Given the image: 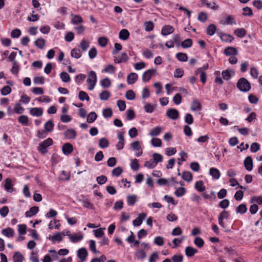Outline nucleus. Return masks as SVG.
Listing matches in <instances>:
<instances>
[{
    "label": "nucleus",
    "mask_w": 262,
    "mask_h": 262,
    "mask_svg": "<svg viewBox=\"0 0 262 262\" xmlns=\"http://www.w3.org/2000/svg\"><path fill=\"white\" fill-rule=\"evenodd\" d=\"M238 90L243 92H247L251 89L250 82L245 78H241L236 84Z\"/></svg>",
    "instance_id": "obj_1"
},
{
    "label": "nucleus",
    "mask_w": 262,
    "mask_h": 262,
    "mask_svg": "<svg viewBox=\"0 0 262 262\" xmlns=\"http://www.w3.org/2000/svg\"><path fill=\"white\" fill-rule=\"evenodd\" d=\"M86 81L89 84L88 89L90 91L93 90L97 82L96 73L93 71L90 72Z\"/></svg>",
    "instance_id": "obj_2"
},
{
    "label": "nucleus",
    "mask_w": 262,
    "mask_h": 262,
    "mask_svg": "<svg viewBox=\"0 0 262 262\" xmlns=\"http://www.w3.org/2000/svg\"><path fill=\"white\" fill-rule=\"evenodd\" d=\"M53 144V140L49 138L43 141L40 142L38 146V150L43 154L47 152V148Z\"/></svg>",
    "instance_id": "obj_3"
},
{
    "label": "nucleus",
    "mask_w": 262,
    "mask_h": 262,
    "mask_svg": "<svg viewBox=\"0 0 262 262\" xmlns=\"http://www.w3.org/2000/svg\"><path fill=\"white\" fill-rule=\"evenodd\" d=\"M156 69H149L146 71L142 75V80L144 82L148 81L151 76L156 73Z\"/></svg>",
    "instance_id": "obj_4"
},
{
    "label": "nucleus",
    "mask_w": 262,
    "mask_h": 262,
    "mask_svg": "<svg viewBox=\"0 0 262 262\" xmlns=\"http://www.w3.org/2000/svg\"><path fill=\"white\" fill-rule=\"evenodd\" d=\"M166 116L172 120H176L179 117V112L175 108H170L167 111Z\"/></svg>",
    "instance_id": "obj_5"
},
{
    "label": "nucleus",
    "mask_w": 262,
    "mask_h": 262,
    "mask_svg": "<svg viewBox=\"0 0 262 262\" xmlns=\"http://www.w3.org/2000/svg\"><path fill=\"white\" fill-rule=\"evenodd\" d=\"M128 60V57L126 53H122L119 56H114V61L115 63L125 62Z\"/></svg>",
    "instance_id": "obj_6"
},
{
    "label": "nucleus",
    "mask_w": 262,
    "mask_h": 262,
    "mask_svg": "<svg viewBox=\"0 0 262 262\" xmlns=\"http://www.w3.org/2000/svg\"><path fill=\"white\" fill-rule=\"evenodd\" d=\"M117 138L119 141L116 144V146L118 150H121L123 149L125 143L123 133L119 132L117 134Z\"/></svg>",
    "instance_id": "obj_7"
},
{
    "label": "nucleus",
    "mask_w": 262,
    "mask_h": 262,
    "mask_svg": "<svg viewBox=\"0 0 262 262\" xmlns=\"http://www.w3.org/2000/svg\"><path fill=\"white\" fill-rule=\"evenodd\" d=\"M131 147L134 150L138 151L137 156L139 157L142 154V150L140 146V142L139 141H134L131 143Z\"/></svg>",
    "instance_id": "obj_8"
},
{
    "label": "nucleus",
    "mask_w": 262,
    "mask_h": 262,
    "mask_svg": "<svg viewBox=\"0 0 262 262\" xmlns=\"http://www.w3.org/2000/svg\"><path fill=\"white\" fill-rule=\"evenodd\" d=\"M174 31V28L170 25H166L162 27L161 30V34L163 36L172 33Z\"/></svg>",
    "instance_id": "obj_9"
},
{
    "label": "nucleus",
    "mask_w": 262,
    "mask_h": 262,
    "mask_svg": "<svg viewBox=\"0 0 262 262\" xmlns=\"http://www.w3.org/2000/svg\"><path fill=\"white\" fill-rule=\"evenodd\" d=\"M146 217V214L144 213H140L138 215V216L133 221V224L134 226H140L143 221Z\"/></svg>",
    "instance_id": "obj_10"
},
{
    "label": "nucleus",
    "mask_w": 262,
    "mask_h": 262,
    "mask_svg": "<svg viewBox=\"0 0 262 262\" xmlns=\"http://www.w3.org/2000/svg\"><path fill=\"white\" fill-rule=\"evenodd\" d=\"M77 256L81 260V262H83L88 256V252L86 249L82 248L77 251Z\"/></svg>",
    "instance_id": "obj_11"
},
{
    "label": "nucleus",
    "mask_w": 262,
    "mask_h": 262,
    "mask_svg": "<svg viewBox=\"0 0 262 262\" xmlns=\"http://www.w3.org/2000/svg\"><path fill=\"white\" fill-rule=\"evenodd\" d=\"M30 113L33 116L39 117L43 114V110L40 107H33L30 110Z\"/></svg>",
    "instance_id": "obj_12"
},
{
    "label": "nucleus",
    "mask_w": 262,
    "mask_h": 262,
    "mask_svg": "<svg viewBox=\"0 0 262 262\" xmlns=\"http://www.w3.org/2000/svg\"><path fill=\"white\" fill-rule=\"evenodd\" d=\"M138 76L135 73H131L127 77V81L128 84H133L138 80Z\"/></svg>",
    "instance_id": "obj_13"
},
{
    "label": "nucleus",
    "mask_w": 262,
    "mask_h": 262,
    "mask_svg": "<svg viewBox=\"0 0 262 262\" xmlns=\"http://www.w3.org/2000/svg\"><path fill=\"white\" fill-rule=\"evenodd\" d=\"M244 163L245 167L247 170H252L253 168V161L250 157H246Z\"/></svg>",
    "instance_id": "obj_14"
},
{
    "label": "nucleus",
    "mask_w": 262,
    "mask_h": 262,
    "mask_svg": "<svg viewBox=\"0 0 262 262\" xmlns=\"http://www.w3.org/2000/svg\"><path fill=\"white\" fill-rule=\"evenodd\" d=\"M224 53L227 56H234L236 55L238 53L236 48L232 47H229L226 48L224 51Z\"/></svg>",
    "instance_id": "obj_15"
},
{
    "label": "nucleus",
    "mask_w": 262,
    "mask_h": 262,
    "mask_svg": "<svg viewBox=\"0 0 262 262\" xmlns=\"http://www.w3.org/2000/svg\"><path fill=\"white\" fill-rule=\"evenodd\" d=\"M62 152L66 155L71 154L73 150V147L71 144L66 143L62 146Z\"/></svg>",
    "instance_id": "obj_16"
},
{
    "label": "nucleus",
    "mask_w": 262,
    "mask_h": 262,
    "mask_svg": "<svg viewBox=\"0 0 262 262\" xmlns=\"http://www.w3.org/2000/svg\"><path fill=\"white\" fill-rule=\"evenodd\" d=\"M198 251L196 249L190 246L186 247L185 249V254L188 257L193 256L195 253H198Z\"/></svg>",
    "instance_id": "obj_17"
},
{
    "label": "nucleus",
    "mask_w": 262,
    "mask_h": 262,
    "mask_svg": "<svg viewBox=\"0 0 262 262\" xmlns=\"http://www.w3.org/2000/svg\"><path fill=\"white\" fill-rule=\"evenodd\" d=\"M64 135L68 139H74L76 136V132L73 129H69L64 132Z\"/></svg>",
    "instance_id": "obj_18"
},
{
    "label": "nucleus",
    "mask_w": 262,
    "mask_h": 262,
    "mask_svg": "<svg viewBox=\"0 0 262 262\" xmlns=\"http://www.w3.org/2000/svg\"><path fill=\"white\" fill-rule=\"evenodd\" d=\"M4 187L5 190L8 192H12L14 190L12 181L10 179L7 178L5 180Z\"/></svg>",
    "instance_id": "obj_19"
},
{
    "label": "nucleus",
    "mask_w": 262,
    "mask_h": 262,
    "mask_svg": "<svg viewBox=\"0 0 262 262\" xmlns=\"http://www.w3.org/2000/svg\"><path fill=\"white\" fill-rule=\"evenodd\" d=\"M234 74V72L233 70L228 69L222 71V75L224 80H228L230 79L232 75Z\"/></svg>",
    "instance_id": "obj_20"
},
{
    "label": "nucleus",
    "mask_w": 262,
    "mask_h": 262,
    "mask_svg": "<svg viewBox=\"0 0 262 262\" xmlns=\"http://www.w3.org/2000/svg\"><path fill=\"white\" fill-rule=\"evenodd\" d=\"M221 23L224 25L236 24L234 19L232 16H228L225 19H222Z\"/></svg>",
    "instance_id": "obj_21"
},
{
    "label": "nucleus",
    "mask_w": 262,
    "mask_h": 262,
    "mask_svg": "<svg viewBox=\"0 0 262 262\" xmlns=\"http://www.w3.org/2000/svg\"><path fill=\"white\" fill-rule=\"evenodd\" d=\"M162 131V128L161 126H158L152 128L149 132V135L151 137L158 136Z\"/></svg>",
    "instance_id": "obj_22"
},
{
    "label": "nucleus",
    "mask_w": 262,
    "mask_h": 262,
    "mask_svg": "<svg viewBox=\"0 0 262 262\" xmlns=\"http://www.w3.org/2000/svg\"><path fill=\"white\" fill-rule=\"evenodd\" d=\"M39 211L38 207H32L30 208L29 210L27 211L25 213L26 217H31L35 215Z\"/></svg>",
    "instance_id": "obj_23"
},
{
    "label": "nucleus",
    "mask_w": 262,
    "mask_h": 262,
    "mask_svg": "<svg viewBox=\"0 0 262 262\" xmlns=\"http://www.w3.org/2000/svg\"><path fill=\"white\" fill-rule=\"evenodd\" d=\"M2 233L4 235L8 237H12L14 235V231L11 228L4 229L2 230Z\"/></svg>",
    "instance_id": "obj_24"
},
{
    "label": "nucleus",
    "mask_w": 262,
    "mask_h": 262,
    "mask_svg": "<svg viewBox=\"0 0 262 262\" xmlns=\"http://www.w3.org/2000/svg\"><path fill=\"white\" fill-rule=\"evenodd\" d=\"M129 36V32L126 29H122L119 32V37L121 39H122L123 40H126V39H127L128 38Z\"/></svg>",
    "instance_id": "obj_25"
},
{
    "label": "nucleus",
    "mask_w": 262,
    "mask_h": 262,
    "mask_svg": "<svg viewBox=\"0 0 262 262\" xmlns=\"http://www.w3.org/2000/svg\"><path fill=\"white\" fill-rule=\"evenodd\" d=\"M79 47L82 51H85L90 47V42L85 39H83L81 40Z\"/></svg>",
    "instance_id": "obj_26"
},
{
    "label": "nucleus",
    "mask_w": 262,
    "mask_h": 262,
    "mask_svg": "<svg viewBox=\"0 0 262 262\" xmlns=\"http://www.w3.org/2000/svg\"><path fill=\"white\" fill-rule=\"evenodd\" d=\"M202 108L201 103L196 100H193L191 104V110L192 111H200Z\"/></svg>",
    "instance_id": "obj_27"
},
{
    "label": "nucleus",
    "mask_w": 262,
    "mask_h": 262,
    "mask_svg": "<svg viewBox=\"0 0 262 262\" xmlns=\"http://www.w3.org/2000/svg\"><path fill=\"white\" fill-rule=\"evenodd\" d=\"M209 174L216 180L219 179L220 177V172L215 168H211L209 169Z\"/></svg>",
    "instance_id": "obj_28"
},
{
    "label": "nucleus",
    "mask_w": 262,
    "mask_h": 262,
    "mask_svg": "<svg viewBox=\"0 0 262 262\" xmlns=\"http://www.w3.org/2000/svg\"><path fill=\"white\" fill-rule=\"evenodd\" d=\"M234 33L238 37L242 38L246 35L247 31L244 28H237L234 30Z\"/></svg>",
    "instance_id": "obj_29"
},
{
    "label": "nucleus",
    "mask_w": 262,
    "mask_h": 262,
    "mask_svg": "<svg viewBox=\"0 0 262 262\" xmlns=\"http://www.w3.org/2000/svg\"><path fill=\"white\" fill-rule=\"evenodd\" d=\"M54 124L52 120L48 121L44 125V128L47 132H51L53 130Z\"/></svg>",
    "instance_id": "obj_30"
},
{
    "label": "nucleus",
    "mask_w": 262,
    "mask_h": 262,
    "mask_svg": "<svg viewBox=\"0 0 262 262\" xmlns=\"http://www.w3.org/2000/svg\"><path fill=\"white\" fill-rule=\"evenodd\" d=\"M49 239L54 243L56 241L61 242L62 240V236L61 233L58 232L53 236L50 235Z\"/></svg>",
    "instance_id": "obj_31"
},
{
    "label": "nucleus",
    "mask_w": 262,
    "mask_h": 262,
    "mask_svg": "<svg viewBox=\"0 0 262 262\" xmlns=\"http://www.w3.org/2000/svg\"><path fill=\"white\" fill-rule=\"evenodd\" d=\"M34 43L39 49H42L45 46V40L42 38H39L35 41Z\"/></svg>",
    "instance_id": "obj_32"
},
{
    "label": "nucleus",
    "mask_w": 262,
    "mask_h": 262,
    "mask_svg": "<svg viewBox=\"0 0 262 262\" xmlns=\"http://www.w3.org/2000/svg\"><path fill=\"white\" fill-rule=\"evenodd\" d=\"M24 256L19 252H15L13 256V262H23Z\"/></svg>",
    "instance_id": "obj_33"
},
{
    "label": "nucleus",
    "mask_w": 262,
    "mask_h": 262,
    "mask_svg": "<svg viewBox=\"0 0 262 262\" xmlns=\"http://www.w3.org/2000/svg\"><path fill=\"white\" fill-rule=\"evenodd\" d=\"M135 255L137 259L141 260H143L146 256V252L142 250L136 251Z\"/></svg>",
    "instance_id": "obj_34"
},
{
    "label": "nucleus",
    "mask_w": 262,
    "mask_h": 262,
    "mask_svg": "<svg viewBox=\"0 0 262 262\" xmlns=\"http://www.w3.org/2000/svg\"><path fill=\"white\" fill-rule=\"evenodd\" d=\"M71 55L73 58L78 59L81 57L82 54L79 49L74 48L71 50Z\"/></svg>",
    "instance_id": "obj_35"
},
{
    "label": "nucleus",
    "mask_w": 262,
    "mask_h": 262,
    "mask_svg": "<svg viewBox=\"0 0 262 262\" xmlns=\"http://www.w3.org/2000/svg\"><path fill=\"white\" fill-rule=\"evenodd\" d=\"M137 200L136 195H129L127 196V202L129 206L134 205L137 202Z\"/></svg>",
    "instance_id": "obj_36"
},
{
    "label": "nucleus",
    "mask_w": 262,
    "mask_h": 262,
    "mask_svg": "<svg viewBox=\"0 0 262 262\" xmlns=\"http://www.w3.org/2000/svg\"><path fill=\"white\" fill-rule=\"evenodd\" d=\"M247 208L245 204L239 205L236 209L237 213L244 214L247 212Z\"/></svg>",
    "instance_id": "obj_37"
},
{
    "label": "nucleus",
    "mask_w": 262,
    "mask_h": 262,
    "mask_svg": "<svg viewBox=\"0 0 262 262\" xmlns=\"http://www.w3.org/2000/svg\"><path fill=\"white\" fill-rule=\"evenodd\" d=\"M182 178L184 181L190 182L192 179V175L189 171H184L182 174Z\"/></svg>",
    "instance_id": "obj_38"
},
{
    "label": "nucleus",
    "mask_w": 262,
    "mask_h": 262,
    "mask_svg": "<svg viewBox=\"0 0 262 262\" xmlns=\"http://www.w3.org/2000/svg\"><path fill=\"white\" fill-rule=\"evenodd\" d=\"M220 38L223 41L229 42H232L234 39V37L233 36L226 34H222L220 36Z\"/></svg>",
    "instance_id": "obj_39"
},
{
    "label": "nucleus",
    "mask_w": 262,
    "mask_h": 262,
    "mask_svg": "<svg viewBox=\"0 0 262 262\" xmlns=\"http://www.w3.org/2000/svg\"><path fill=\"white\" fill-rule=\"evenodd\" d=\"M216 29V28L215 26L213 24H211L207 28V33L209 35H213L215 34Z\"/></svg>",
    "instance_id": "obj_40"
},
{
    "label": "nucleus",
    "mask_w": 262,
    "mask_h": 262,
    "mask_svg": "<svg viewBox=\"0 0 262 262\" xmlns=\"http://www.w3.org/2000/svg\"><path fill=\"white\" fill-rule=\"evenodd\" d=\"M60 77L61 80L64 82H68L70 81V75L65 72H62L60 74Z\"/></svg>",
    "instance_id": "obj_41"
},
{
    "label": "nucleus",
    "mask_w": 262,
    "mask_h": 262,
    "mask_svg": "<svg viewBox=\"0 0 262 262\" xmlns=\"http://www.w3.org/2000/svg\"><path fill=\"white\" fill-rule=\"evenodd\" d=\"M195 188L200 192H203L205 189L203 185V182L202 181H198L195 182Z\"/></svg>",
    "instance_id": "obj_42"
},
{
    "label": "nucleus",
    "mask_w": 262,
    "mask_h": 262,
    "mask_svg": "<svg viewBox=\"0 0 262 262\" xmlns=\"http://www.w3.org/2000/svg\"><path fill=\"white\" fill-rule=\"evenodd\" d=\"M108 41V39L105 37H100L98 39L99 45L103 48L106 46Z\"/></svg>",
    "instance_id": "obj_43"
},
{
    "label": "nucleus",
    "mask_w": 262,
    "mask_h": 262,
    "mask_svg": "<svg viewBox=\"0 0 262 262\" xmlns=\"http://www.w3.org/2000/svg\"><path fill=\"white\" fill-rule=\"evenodd\" d=\"M110 97V93L107 91H103L99 94V98L101 100H107Z\"/></svg>",
    "instance_id": "obj_44"
},
{
    "label": "nucleus",
    "mask_w": 262,
    "mask_h": 262,
    "mask_svg": "<svg viewBox=\"0 0 262 262\" xmlns=\"http://www.w3.org/2000/svg\"><path fill=\"white\" fill-rule=\"evenodd\" d=\"M101 85L104 88H107L111 86V82L108 78H105L100 81Z\"/></svg>",
    "instance_id": "obj_45"
},
{
    "label": "nucleus",
    "mask_w": 262,
    "mask_h": 262,
    "mask_svg": "<svg viewBox=\"0 0 262 262\" xmlns=\"http://www.w3.org/2000/svg\"><path fill=\"white\" fill-rule=\"evenodd\" d=\"M97 115L95 112H91L87 118V122L89 123L93 122L97 118Z\"/></svg>",
    "instance_id": "obj_46"
},
{
    "label": "nucleus",
    "mask_w": 262,
    "mask_h": 262,
    "mask_svg": "<svg viewBox=\"0 0 262 262\" xmlns=\"http://www.w3.org/2000/svg\"><path fill=\"white\" fill-rule=\"evenodd\" d=\"M108 141L106 139L103 138L100 139L99 145L101 148H106L108 146Z\"/></svg>",
    "instance_id": "obj_47"
},
{
    "label": "nucleus",
    "mask_w": 262,
    "mask_h": 262,
    "mask_svg": "<svg viewBox=\"0 0 262 262\" xmlns=\"http://www.w3.org/2000/svg\"><path fill=\"white\" fill-rule=\"evenodd\" d=\"M177 59L182 62L186 61L188 59L187 56L186 54L183 53H178L176 55Z\"/></svg>",
    "instance_id": "obj_48"
},
{
    "label": "nucleus",
    "mask_w": 262,
    "mask_h": 262,
    "mask_svg": "<svg viewBox=\"0 0 262 262\" xmlns=\"http://www.w3.org/2000/svg\"><path fill=\"white\" fill-rule=\"evenodd\" d=\"M18 121L24 125H28V118L26 115H21L18 118Z\"/></svg>",
    "instance_id": "obj_49"
},
{
    "label": "nucleus",
    "mask_w": 262,
    "mask_h": 262,
    "mask_svg": "<svg viewBox=\"0 0 262 262\" xmlns=\"http://www.w3.org/2000/svg\"><path fill=\"white\" fill-rule=\"evenodd\" d=\"M151 144L155 147H160L162 145L161 140L157 138H154L151 140Z\"/></svg>",
    "instance_id": "obj_50"
},
{
    "label": "nucleus",
    "mask_w": 262,
    "mask_h": 262,
    "mask_svg": "<svg viewBox=\"0 0 262 262\" xmlns=\"http://www.w3.org/2000/svg\"><path fill=\"white\" fill-rule=\"evenodd\" d=\"M19 70V66L18 64L17 61H14L13 63V66L12 69H11V72L12 74L17 75Z\"/></svg>",
    "instance_id": "obj_51"
},
{
    "label": "nucleus",
    "mask_w": 262,
    "mask_h": 262,
    "mask_svg": "<svg viewBox=\"0 0 262 262\" xmlns=\"http://www.w3.org/2000/svg\"><path fill=\"white\" fill-rule=\"evenodd\" d=\"M186 190L184 187H180L178 188L174 192V194L178 197H181L184 195Z\"/></svg>",
    "instance_id": "obj_52"
},
{
    "label": "nucleus",
    "mask_w": 262,
    "mask_h": 262,
    "mask_svg": "<svg viewBox=\"0 0 262 262\" xmlns=\"http://www.w3.org/2000/svg\"><path fill=\"white\" fill-rule=\"evenodd\" d=\"M194 243L198 247L202 248L204 246V242L202 238L196 237L194 241Z\"/></svg>",
    "instance_id": "obj_53"
},
{
    "label": "nucleus",
    "mask_w": 262,
    "mask_h": 262,
    "mask_svg": "<svg viewBox=\"0 0 262 262\" xmlns=\"http://www.w3.org/2000/svg\"><path fill=\"white\" fill-rule=\"evenodd\" d=\"M79 98L81 101H84L86 100L89 101L90 97L88 95L83 91H80L79 93Z\"/></svg>",
    "instance_id": "obj_54"
},
{
    "label": "nucleus",
    "mask_w": 262,
    "mask_h": 262,
    "mask_svg": "<svg viewBox=\"0 0 262 262\" xmlns=\"http://www.w3.org/2000/svg\"><path fill=\"white\" fill-rule=\"evenodd\" d=\"M135 93L132 90H128L126 92L125 97L128 100H134L135 98Z\"/></svg>",
    "instance_id": "obj_55"
},
{
    "label": "nucleus",
    "mask_w": 262,
    "mask_h": 262,
    "mask_svg": "<svg viewBox=\"0 0 262 262\" xmlns=\"http://www.w3.org/2000/svg\"><path fill=\"white\" fill-rule=\"evenodd\" d=\"M104 72L107 73H113L116 71V67L112 64H109L103 70Z\"/></svg>",
    "instance_id": "obj_56"
},
{
    "label": "nucleus",
    "mask_w": 262,
    "mask_h": 262,
    "mask_svg": "<svg viewBox=\"0 0 262 262\" xmlns=\"http://www.w3.org/2000/svg\"><path fill=\"white\" fill-rule=\"evenodd\" d=\"M24 108L19 103H16L14 106V111L17 114H22L24 112Z\"/></svg>",
    "instance_id": "obj_57"
},
{
    "label": "nucleus",
    "mask_w": 262,
    "mask_h": 262,
    "mask_svg": "<svg viewBox=\"0 0 262 262\" xmlns=\"http://www.w3.org/2000/svg\"><path fill=\"white\" fill-rule=\"evenodd\" d=\"M128 135L131 138H134L138 136V130L135 127L131 128L128 131Z\"/></svg>",
    "instance_id": "obj_58"
},
{
    "label": "nucleus",
    "mask_w": 262,
    "mask_h": 262,
    "mask_svg": "<svg viewBox=\"0 0 262 262\" xmlns=\"http://www.w3.org/2000/svg\"><path fill=\"white\" fill-rule=\"evenodd\" d=\"M11 92V89L9 86H5L1 91V94L3 96H6L9 94Z\"/></svg>",
    "instance_id": "obj_59"
},
{
    "label": "nucleus",
    "mask_w": 262,
    "mask_h": 262,
    "mask_svg": "<svg viewBox=\"0 0 262 262\" xmlns=\"http://www.w3.org/2000/svg\"><path fill=\"white\" fill-rule=\"evenodd\" d=\"M208 18L207 14L205 12H201L199 14L198 19L199 21L202 22H205Z\"/></svg>",
    "instance_id": "obj_60"
},
{
    "label": "nucleus",
    "mask_w": 262,
    "mask_h": 262,
    "mask_svg": "<svg viewBox=\"0 0 262 262\" xmlns=\"http://www.w3.org/2000/svg\"><path fill=\"white\" fill-rule=\"evenodd\" d=\"M260 149V145L256 142L252 143L250 146V150L252 152H256Z\"/></svg>",
    "instance_id": "obj_61"
},
{
    "label": "nucleus",
    "mask_w": 262,
    "mask_h": 262,
    "mask_svg": "<svg viewBox=\"0 0 262 262\" xmlns=\"http://www.w3.org/2000/svg\"><path fill=\"white\" fill-rule=\"evenodd\" d=\"M152 157H153L152 160L156 163V164H157V163L158 162H162L163 160V157H162V155H161L159 154L155 153L153 154Z\"/></svg>",
    "instance_id": "obj_62"
},
{
    "label": "nucleus",
    "mask_w": 262,
    "mask_h": 262,
    "mask_svg": "<svg viewBox=\"0 0 262 262\" xmlns=\"http://www.w3.org/2000/svg\"><path fill=\"white\" fill-rule=\"evenodd\" d=\"M130 167L134 171H137L139 168V165L138 164V161L135 159L133 160L131 163Z\"/></svg>",
    "instance_id": "obj_63"
},
{
    "label": "nucleus",
    "mask_w": 262,
    "mask_h": 262,
    "mask_svg": "<svg viewBox=\"0 0 262 262\" xmlns=\"http://www.w3.org/2000/svg\"><path fill=\"white\" fill-rule=\"evenodd\" d=\"M250 203L256 202L258 204H262V196H254L250 200Z\"/></svg>",
    "instance_id": "obj_64"
}]
</instances>
